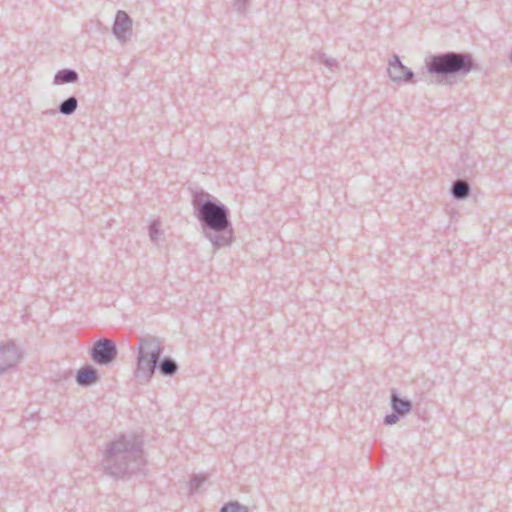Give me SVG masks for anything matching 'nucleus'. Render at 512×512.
Segmentation results:
<instances>
[{"label":"nucleus","mask_w":512,"mask_h":512,"mask_svg":"<svg viewBox=\"0 0 512 512\" xmlns=\"http://www.w3.org/2000/svg\"><path fill=\"white\" fill-rule=\"evenodd\" d=\"M192 206L202 233L213 247L219 249L230 246L234 239V229L228 207L204 190L193 193Z\"/></svg>","instance_id":"1"},{"label":"nucleus","mask_w":512,"mask_h":512,"mask_svg":"<svg viewBox=\"0 0 512 512\" xmlns=\"http://www.w3.org/2000/svg\"><path fill=\"white\" fill-rule=\"evenodd\" d=\"M145 464L142 442L124 435L106 445L101 461L103 472L114 480L136 475Z\"/></svg>","instance_id":"2"},{"label":"nucleus","mask_w":512,"mask_h":512,"mask_svg":"<svg viewBox=\"0 0 512 512\" xmlns=\"http://www.w3.org/2000/svg\"><path fill=\"white\" fill-rule=\"evenodd\" d=\"M425 65L429 74L443 77H465L471 71L480 70L472 54L467 52L448 51L433 54L426 57Z\"/></svg>","instance_id":"3"},{"label":"nucleus","mask_w":512,"mask_h":512,"mask_svg":"<svg viewBox=\"0 0 512 512\" xmlns=\"http://www.w3.org/2000/svg\"><path fill=\"white\" fill-rule=\"evenodd\" d=\"M118 355L115 341L108 338H100L95 341L90 349L93 362L100 366H108L113 363Z\"/></svg>","instance_id":"4"},{"label":"nucleus","mask_w":512,"mask_h":512,"mask_svg":"<svg viewBox=\"0 0 512 512\" xmlns=\"http://www.w3.org/2000/svg\"><path fill=\"white\" fill-rule=\"evenodd\" d=\"M390 406L392 412L384 417L383 423L385 425H394L400 418L405 417L411 412L413 404L409 399L402 398L396 390L391 391Z\"/></svg>","instance_id":"5"},{"label":"nucleus","mask_w":512,"mask_h":512,"mask_svg":"<svg viewBox=\"0 0 512 512\" xmlns=\"http://www.w3.org/2000/svg\"><path fill=\"white\" fill-rule=\"evenodd\" d=\"M164 352L163 341L154 336H142L138 338L137 354L158 361Z\"/></svg>","instance_id":"6"},{"label":"nucleus","mask_w":512,"mask_h":512,"mask_svg":"<svg viewBox=\"0 0 512 512\" xmlns=\"http://www.w3.org/2000/svg\"><path fill=\"white\" fill-rule=\"evenodd\" d=\"M112 33L121 44H125L130 40L133 33V21L125 11H117Z\"/></svg>","instance_id":"7"},{"label":"nucleus","mask_w":512,"mask_h":512,"mask_svg":"<svg viewBox=\"0 0 512 512\" xmlns=\"http://www.w3.org/2000/svg\"><path fill=\"white\" fill-rule=\"evenodd\" d=\"M387 71L391 81L397 84L415 82L414 72L406 67L396 54L389 60Z\"/></svg>","instance_id":"8"},{"label":"nucleus","mask_w":512,"mask_h":512,"mask_svg":"<svg viewBox=\"0 0 512 512\" xmlns=\"http://www.w3.org/2000/svg\"><path fill=\"white\" fill-rule=\"evenodd\" d=\"M22 358V351L10 341L0 343V375L14 367Z\"/></svg>","instance_id":"9"},{"label":"nucleus","mask_w":512,"mask_h":512,"mask_svg":"<svg viewBox=\"0 0 512 512\" xmlns=\"http://www.w3.org/2000/svg\"><path fill=\"white\" fill-rule=\"evenodd\" d=\"M158 361L151 360L148 357L137 354L136 368L134 370V377L141 385L148 384L155 371Z\"/></svg>","instance_id":"10"},{"label":"nucleus","mask_w":512,"mask_h":512,"mask_svg":"<svg viewBox=\"0 0 512 512\" xmlns=\"http://www.w3.org/2000/svg\"><path fill=\"white\" fill-rule=\"evenodd\" d=\"M75 379L79 386L90 387L99 381L100 375L94 366L87 364L76 371Z\"/></svg>","instance_id":"11"},{"label":"nucleus","mask_w":512,"mask_h":512,"mask_svg":"<svg viewBox=\"0 0 512 512\" xmlns=\"http://www.w3.org/2000/svg\"><path fill=\"white\" fill-rule=\"evenodd\" d=\"M157 371L164 377L174 376L179 369L178 363L170 356L159 358L156 366Z\"/></svg>","instance_id":"12"},{"label":"nucleus","mask_w":512,"mask_h":512,"mask_svg":"<svg viewBox=\"0 0 512 512\" xmlns=\"http://www.w3.org/2000/svg\"><path fill=\"white\" fill-rule=\"evenodd\" d=\"M450 193L452 198L455 200H465L471 194V186L468 182L457 179L452 182Z\"/></svg>","instance_id":"13"},{"label":"nucleus","mask_w":512,"mask_h":512,"mask_svg":"<svg viewBox=\"0 0 512 512\" xmlns=\"http://www.w3.org/2000/svg\"><path fill=\"white\" fill-rule=\"evenodd\" d=\"M79 80V74L76 70L70 68H64L59 70L53 78L55 85H63L69 83H76Z\"/></svg>","instance_id":"14"},{"label":"nucleus","mask_w":512,"mask_h":512,"mask_svg":"<svg viewBox=\"0 0 512 512\" xmlns=\"http://www.w3.org/2000/svg\"><path fill=\"white\" fill-rule=\"evenodd\" d=\"M78 107V99L75 96H70L63 100L58 106V112L62 115H72Z\"/></svg>","instance_id":"15"},{"label":"nucleus","mask_w":512,"mask_h":512,"mask_svg":"<svg viewBox=\"0 0 512 512\" xmlns=\"http://www.w3.org/2000/svg\"><path fill=\"white\" fill-rule=\"evenodd\" d=\"M208 479V476L206 474H194L192 475L190 481H189V492L195 493L198 491V489L201 487L203 483H205Z\"/></svg>","instance_id":"16"},{"label":"nucleus","mask_w":512,"mask_h":512,"mask_svg":"<svg viewBox=\"0 0 512 512\" xmlns=\"http://www.w3.org/2000/svg\"><path fill=\"white\" fill-rule=\"evenodd\" d=\"M219 512H249L248 507L238 501H230L224 504Z\"/></svg>","instance_id":"17"},{"label":"nucleus","mask_w":512,"mask_h":512,"mask_svg":"<svg viewBox=\"0 0 512 512\" xmlns=\"http://www.w3.org/2000/svg\"><path fill=\"white\" fill-rule=\"evenodd\" d=\"M162 234L160 230V221L153 220L149 225V237L153 243H157L159 236Z\"/></svg>","instance_id":"18"},{"label":"nucleus","mask_w":512,"mask_h":512,"mask_svg":"<svg viewBox=\"0 0 512 512\" xmlns=\"http://www.w3.org/2000/svg\"><path fill=\"white\" fill-rule=\"evenodd\" d=\"M319 61L328 68L338 67V61L335 58L328 57L325 53L319 54Z\"/></svg>","instance_id":"19"},{"label":"nucleus","mask_w":512,"mask_h":512,"mask_svg":"<svg viewBox=\"0 0 512 512\" xmlns=\"http://www.w3.org/2000/svg\"><path fill=\"white\" fill-rule=\"evenodd\" d=\"M45 114H50V115H55L56 114V111L55 110H47L44 112Z\"/></svg>","instance_id":"20"},{"label":"nucleus","mask_w":512,"mask_h":512,"mask_svg":"<svg viewBox=\"0 0 512 512\" xmlns=\"http://www.w3.org/2000/svg\"><path fill=\"white\" fill-rule=\"evenodd\" d=\"M247 0H235L236 3L238 4H244Z\"/></svg>","instance_id":"21"}]
</instances>
